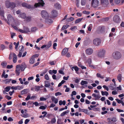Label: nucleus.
Instances as JSON below:
<instances>
[{"instance_id":"obj_42","label":"nucleus","mask_w":124,"mask_h":124,"mask_svg":"<svg viewBox=\"0 0 124 124\" xmlns=\"http://www.w3.org/2000/svg\"><path fill=\"white\" fill-rule=\"evenodd\" d=\"M88 110L87 109H82L81 110V111L83 112L85 114H87Z\"/></svg>"},{"instance_id":"obj_25","label":"nucleus","mask_w":124,"mask_h":124,"mask_svg":"<svg viewBox=\"0 0 124 124\" xmlns=\"http://www.w3.org/2000/svg\"><path fill=\"white\" fill-rule=\"evenodd\" d=\"M19 16V17L23 18L24 19L26 17V14L24 13L20 14Z\"/></svg>"},{"instance_id":"obj_18","label":"nucleus","mask_w":124,"mask_h":124,"mask_svg":"<svg viewBox=\"0 0 124 124\" xmlns=\"http://www.w3.org/2000/svg\"><path fill=\"white\" fill-rule=\"evenodd\" d=\"M26 68V66L25 63H23L21 66V70L23 71H24L25 69Z\"/></svg>"},{"instance_id":"obj_11","label":"nucleus","mask_w":124,"mask_h":124,"mask_svg":"<svg viewBox=\"0 0 124 124\" xmlns=\"http://www.w3.org/2000/svg\"><path fill=\"white\" fill-rule=\"evenodd\" d=\"M16 75H19L20 73V71L21 69V66L20 65H18L16 66Z\"/></svg>"},{"instance_id":"obj_60","label":"nucleus","mask_w":124,"mask_h":124,"mask_svg":"<svg viewBox=\"0 0 124 124\" xmlns=\"http://www.w3.org/2000/svg\"><path fill=\"white\" fill-rule=\"evenodd\" d=\"M116 101L118 103H121L122 101H121V100L118 99H116Z\"/></svg>"},{"instance_id":"obj_35","label":"nucleus","mask_w":124,"mask_h":124,"mask_svg":"<svg viewBox=\"0 0 124 124\" xmlns=\"http://www.w3.org/2000/svg\"><path fill=\"white\" fill-rule=\"evenodd\" d=\"M88 83V82L86 81L82 80L81 82V85H83L84 84H87Z\"/></svg>"},{"instance_id":"obj_54","label":"nucleus","mask_w":124,"mask_h":124,"mask_svg":"<svg viewBox=\"0 0 124 124\" xmlns=\"http://www.w3.org/2000/svg\"><path fill=\"white\" fill-rule=\"evenodd\" d=\"M39 108L40 109L44 110L46 109V107L44 106H41Z\"/></svg>"},{"instance_id":"obj_56","label":"nucleus","mask_w":124,"mask_h":124,"mask_svg":"<svg viewBox=\"0 0 124 124\" xmlns=\"http://www.w3.org/2000/svg\"><path fill=\"white\" fill-rule=\"evenodd\" d=\"M11 37L12 38H13V37L14 36H16V34L15 33L13 32L11 33Z\"/></svg>"},{"instance_id":"obj_36","label":"nucleus","mask_w":124,"mask_h":124,"mask_svg":"<svg viewBox=\"0 0 124 124\" xmlns=\"http://www.w3.org/2000/svg\"><path fill=\"white\" fill-rule=\"evenodd\" d=\"M35 90L36 91H38L40 89V86H35Z\"/></svg>"},{"instance_id":"obj_17","label":"nucleus","mask_w":124,"mask_h":124,"mask_svg":"<svg viewBox=\"0 0 124 124\" xmlns=\"http://www.w3.org/2000/svg\"><path fill=\"white\" fill-rule=\"evenodd\" d=\"M68 50L67 48H65L63 49L62 52L61 54L62 55H65L68 52Z\"/></svg>"},{"instance_id":"obj_47","label":"nucleus","mask_w":124,"mask_h":124,"mask_svg":"<svg viewBox=\"0 0 124 124\" xmlns=\"http://www.w3.org/2000/svg\"><path fill=\"white\" fill-rule=\"evenodd\" d=\"M56 120L55 118L52 119L51 120V122L52 124H54L56 122Z\"/></svg>"},{"instance_id":"obj_5","label":"nucleus","mask_w":124,"mask_h":124,"mask_svg":"<svg viewBox=\"0 0 124 124\" xmlns=\"http://www.w3.org/2000/svg\"><path fill=\"white\" fill-rule=\"evenodd\" d=\"M99 2L98 0H92L91 4L92 7L96 8L98 6Z\"/></svg>"},{"instance_id":"obj_59","label":"nucleus","mask_w":124,"mask_h":124,"mask_svg":"<svg viewBox=\"0 0 124 124\" xmlns=\"http://www.w3.org/2000/svg\"><path fill=\"white\" fill-rule=\"evenodd\" d=\"M31 98V97L30 95H28L27 97L25 98V100L26 101H28Z\"/></svg>"},{"instance_id":"obj_29","label":"nucleus","mask_w":124,"mask_h":124,"mask_svg":"<svg viewBox=\"0 0 124 124\" xmlns=\"http://www.w3.org/2000/svg\"><path fill=\"white\" fill-rule=\"evenodd\" d=\"M101 94L102 96H104L105 95L106 96H107L108 95V92L106 91L104 92L101 91Z\"/></svg>"},{"instance_id":"obj_43","label":"nucleus","mask_w":124,"mask_h":124,"mask_svg":"<svg viewBox=\"0 0 124 124\" xmlns=\"http://www.w3.org/2000/svg\"><path fill=\"white\" fill-rule=\"evenodd\" d=\"M87 62H88L89 65L91 64L92 61L91 59L90 58H88L87 60Z\"/></svg>"},{"instance_id":"obj_63","label":"nucleus","mask_w":124,"mask_h":124,"mask_svg":"<svg viewBox=\"0 0 124 124\" xmlns=\"http://www.w3.org/2000/svg\"><path fill=\"white\" fill-rule=\"evenodd\" d=\"M117 120L116 118H114L111 119V121L114 122H115Z\"/></svg>"},{"instance_id":"obj_30","label":"nucleus","mask_w":124,"mask_h":124,"mask_svg":"<svg viewBox=\"0 0 124 124\" xmlns=\"http://www.w3.org/2000/svg\"><path fill=\"white\" fill-rule=\"evenodd\" d=\"M83 19V18H78L76 20L75 22V23L76 24L77 23L80 22H81L82 20Z\"/></svg>"},{"instance_id":"obj_52","label":"nucleus","mask_w":124,"mask_h":124,"mask_svg":"<svg viewBox=\"0 0 124 124\" xmlns=\"http://www.w3.org/2000/svg\"><path fill=\"white\" fill-rule=\"evenodd\" d=\"M62 95V93L59 92H57L55 93V96H57L58 95Z\"/></svg>"},{"instance_id":"obj_15","label":"nucleus","mask_w":124,"mask_h":124,"mask_svg":"<svg viewBox=\"0 0 124 124\" xmlns=\"http://www.w3.org/2000/svg\"><path fill=\"white\" fill-rule=\"evenodd\" d=\"M58 14V12L57 11L55 10H53L51 12V16L53 17H56L57 16Z\"/></svg>"},{"instance_id":"obj_14","label":"nucleus","mask_w":124,"mask_h":124,"mask_svg":"<svg viewBox=\"0 0 124 124\" xmlns=\"http://www.w3.org/2000/svg\"><path fill=\"white\" fill-rule=\"evenodd\" d=\"M42 1L41 2H39L38 3H35L34 5V6L35 7L37 8V7H39L40 6H43L45 4V3L42 0Z\"/></svg>"},{"instance_id":"obj_61","label":"nucleus","mask_w":124,"mask_h":124,"mask_svg":"<svg viewBox=\"0 0 124 124\" xmlns=\"http://www.w3.org/2000/svg\"><path fill=\"white\" fill-rule=\"evenodd\" d=\"M59 73L62 75H64V72L62 70H59Z\"/></svg>"},{"instance_id":"obj_23","label":"nucleus","mask_w":124,"mask_h":124,"mask_svg":"<svg viewBox=\"0 0 124 124\" xmlns=\"http://www.w3.org/2000/svg\"><path fill=\"white\" fill-rule=\"evenodd\" d=\"M14 57L13 58V62L14 63H16L17 60V56L16 54H14Z\"/></svg>"},{"instance_id":"obj_39","label":"nucleus","mask_w":124,"mask_h":124,"mask_svg":"<svg viewBox=\"0 0 124 124\" xmlns=\"http://www.w3.org/2000/svg\"><path fill=\"white\" fill-rule=\"evenodd\" d=\"M57 123L58 124H62L63 122L60 119H57Z\"/></svg>"},{"instance_id":"obj_64","label":"nucleus","mask_w":124,"mask_h":124,"mask_svg":"<svg viewBox=\"0 0 124 124\" xmlns=\"http://www.w3.org/2000/svg\"><path fill=\"white\" fill-rule=\"evenodd\" d=\"M120 26L121 27L124 28V22H122L120 24Z\"/></svg>"},{"instance_id":"obj_27","label":"nucleus","mask_w":124,"mask_h":124,"mask_svg":"<svg viewBox=\"0 0 124 124\" xmlns=\"http://www.w3.org/2000/svg\"><path fill=\"white\" fill-rule=\"evenodd\" d=\"M86 0H81V3L82 6L85 5L86 4Z\"/></svg>"},{"instance_id":"obj_33","label":"nucleus","mask_w":124,"mask_h":124,"mask_svg":"<svg viewBox=\"0 0 124 124\" xmlns=\"http://www.w3.org/2000/svg\"><path fill=\"white\" fill-rule=\"evenodd\" d=\"M1 65L4 68L7 65V63L6 62H3L1 63Z\"/></svg>"},{"instance_id":"obj_58","label":"nucleus","mask_w":124,"mask_h":124,"mask_svg":"<svg viewBox=\"0 0 124 124\" xmlns=\"http://www.w3.org/2000/svg\"><path fill=\"white\" fill-rule=\"evenodd\" d=\"M115 3L117 4H118L120 2V0H115Z\"/></svg>"},{"instance_id":"obj_3","label":"nucleus","mask_w":124,"mask_h":124,"mask_svg":"<svg viewBox=\"0 0 124 124\" xmlns=\"http://www.w3.org/2000/svg\"><path fill=\"white\" fill-rule=\"evenodd\" d=\"M105 52L103 49H101L99 50L97 52V56L99 57H102L104 56Z\"/></svg>"},{"instance_id":"obj_37","label":"nucleus","mask_w":124,"mask_h":124,"mask_svg":"<svg viewBox=\"0 0 124 124\" xmlns=\"http://www.w3.org/2000/svg\"><path fill=\"white\" fill-rule=\"evenodd\" d=\"M25 20L27 22H29L31 20V16H29L25 18Z\"/></svg>"},{"instance_id":"obj_19","label":"nucleus","mask_w":124,"mask_h":124,"mask_svg":"<svg viewBox=\"0 0 124 124\" xmlns=\"http://www.w3.org/2000/svg\"><path fill=\"white\" fill-rule=\"evenodd\" d=\"M28 90L27 89H25L21 91V94H26L28 93Z\"/></svg>"},{"instance_id":"obj_41","label":"nucleus","mask_w":124,"mask_h":124,"mask_svg":"<svg viewBox=\"0 0 124 124\" xmlns=\"http://www.w3.org/2000/svg\"><path fill=\"white\" fill-rule=\"evenodd\" d=\"M37 30V28L36 27H32L31 29V31L32 32H35Z\"/></svg>"},{"instance_id":"obj_51","label":"nucleus","mask_w":124,"mask_h":124,"mask_svg":"<svg viewBox=\"0 0 124 124\" xmlns=\"http://www.w3.org/2000/svg\"><path fill=\"white\" fill-rule=\"evenodd\" d=\"M57 46V44L56 43H54L53 44V48L54 49H56V48L55 47H56Z\"/></svg>"},{"instance_id":"obj_20","label":"nucleus","mask_w":124,"mask_h":124,"mask_svg":"<svg viewBox=\"0 0 124 124\" xmlns=\"http://www.w3.org/2000/svg\"><path fill=\"white\" fill-rule=\"evenodd\" d=\"M35 62V59L32 56L30 58L29 60V63L30 64H33Z\"/></svg>"},{"instance_id":"obj_53","label":"nucleus","mask_w":124,"mask_h":124,"mask_svg":"<svg viewBox=\"0 0 124 124\" xmlns=\"http://www.w3.org/2000/svg\"><path fill=\"white\" fill-rule=\"evenodd\" d=\"M83 13L87 15H89L90 14V13L89 12L87 11H83Z\"/></svg>"},{"instance_id":"obj_6","label":"nucleus","mask_w":124,"mask_h":124,"mask_svg":"<svg viewBox=\"0 0 124 124\" xmlns=\"http://www.w3.org/2000/svg\"><path fill=\"white\" fill-rule=\"evenodd\" d=\"M41 14L42 17L45 19L48 17V14L46 11L42 10L41 12Z\"/></svg>"},{"instance_id":"obj_45","label":"nucleus","mask_w":124,"mask_h":124,"mask_svg":"<svg viewBox=\"0 0 124 124\" xmlns=\"http://www.w3.org/2000/svg\"><path fill=\"white\" fill-rule=\"evenodd\" d=\"M56 61H54L51 62H49V63L51 65H54L56 63Z\"/></svg>"},{"instance_id":"obj_22","label":"nucleus","mask_w":124,"mask_h":124,"mask_svg":"<svg viewBox=\"0 0 124 124\" xmlns=\"http://www.w3.org/2000/svg\"><path fill=\"white\" fill-rule=\"evenodd\" d=\"M71 68L72 71L73 70V69H74L76 72L78 71L79 70L77 66H73L71 67Z\"/></svg>"},{"instance_id":"obj_28","label":"nucleus","mask_w":124,"mask_h":124,"mask_svg":"<svg viewBox=\"0 0 124 124\" xmlns=\"http://www.w3.org/2000/svg\"><path fill=\"white\" fill-rule=\"evenodd\" d=\"M23 29L24 31H25V33H27L28 32H30V31L28 28L26 27H23Z\"/></svg>"},{"instance_id":"obj_44","label":"nucleus","mask_w":124,"mask_h":124,"mask_svg":"<svg viewBox=\"0 0 124 124\" xmlns=\"http://www.w3.org/2000/svg\"><path fill=\"white\" fill-rule=\"evenodd\" d=\"M77 29V27L76 26L72 27L70 28V29L72 31H74L75 30H76Z\"/></svg>"},{"instance_id":"obj_1","label":"nucleus","mask_w":124,"mask_h":124,"mask_svg":"<svg viewBox=\"0 0 124 124\" xmlns=\"http://www.w3.org/2000/svg\"><path fill=\"white\" fill-rule=\"evenodd\" d=\"M8 24H11L12 27L16 30H18L17 27L16 26L15 22L13 18L10 14L8 15Z\"/></svg>"},{"instance_id":"obj_55","label":"nucleus","mask_w":124,"mask_h":124,"mask_svg":"<svg viewBox=\"0 0 124 124\" xmlns=\"http://www.w3.org/2000/svg\"><path fill=\"white\" fill-rule=\"evenodd\" d=\"M79 0H76V5L77 7H79Z\"/></svg>"},{"instance_id":"obj_48","label":"nucleus","mask_w":124,"mask_h":124,"mask_svg":"<svg viewBox=\"0 0 124 124\" xmlns=\"http://www.w3.org/2000/svg\"><path fill=\"white\" fill-rule=\"evenodd\" d=\"M39 54H35V55H33L32 56L34 58H35L38 57Z\"/></svg>"},{"instance_id":"obj_7","label":"nucleus","mask_w":124,"mask_h":124,"mask_svg":"<svg viewBox=\"0 0 124 124\" xmlns=\"http://www.w3.org/2000/svg\"><path fill=\"white\" fill-rule=\"evenodd\" d=\"M51 45V41H50L48 42L47 44L44 45L42 46H41V48L43 49L45 47L46 50H47L48 49Z\"/></svg>"},{"instance_id":"obj_32","label":"nucleus","mask_w":124,"mask_h":124,"mask_svg":"<svg viewBox=\"0 0 124 124\" xmlns=\"http://www.w3.org/2000/svg\"><path fill=\"white\" fill-rule=\"evenodd\" d=\"M14 54H15L13 53H10L9 57V59H11L13 57H14Z\"/></svg>"},{"instance_id":"obj_16","label":"nucleus","mask_w":124,"mask_h":124,"mask_svg":"<svg viewBox=\"0 0 124 124\" xmlns=\"http://www.w3.org/2000/svg\"><path fill=\"white\" fill-rule=\"evenodd\" d=\"M45 19L46 22L48 24H50L53 23V20L51 18H47Z\"/></svg>"},{"instance_id":"obj_46","label":"nucleus","mask_w":124,"mask_h":124,"mask_svg":"<svg viewBox=\"0 0 124 124\" xmlns=\"http://www.w3.org/2000/svg\"><path fill=\"white\" fill-rule=\"evenodd\" d=\"M43 38V37H41L37 39L36 41V43H38L41 40H42Z\"/></svg>"},{"instance_id":"obj_38","label":"nucleus","mask_w":124,"mask_h":124,"mask_svg":"<svg viewBox=\"0 0 124 124\" xmlns=\"http://www.w3.org/2000/svg\"><path fill=\"white\" fill-rule=\"evenodd\" d=\"M92 25L91 24H90L88 27V29L89 31H90L92 29Z\"/></svg>"},{"instance_id":"obj_21","label":"nucleus","mask_w":124,"mask_h":124,"mask_svg":"<svg viewBox=\"0 0 124 124\" xmlns=\"http://www.w3.org/2000/svg\"><path fill=\"white\" fill-rule=\"evenodd\" d=\"M55 7L58 9H60L61 7V6L58 3H56L54 5Z\"/></svg>"},{"instance_id":"obj_12","label":"nucleus","mask_w":124,"mask_h":124,"mask_svg":"<svg viewBox=\"0 0 124 124\" xmlns=\"http://www.w3.org/2000/svg\"><path fill=\"white\" fill-rule=\"evenodd\" d=\"M113 21L116 23H118L120 21V19L118 15H115L113 17Z\"/></svg>"},{"instance_id":"obj_40","label":"nucleus","mask_w":124,"mask_h":124,"mask_svg":"<svg viewBox=\"0 0 124 124\" xmlns=\"http://www.w3.org/2000/svg\"><path fill=\"white\" fill-rule=\"evenodd\" d=\"M74 18L73 17H70V18L67 19V21L70 22L73 21L74 20Z\"/></svg>"},{"instance_id":"obj_34","label":"nucleus","mask_w":124,"mask_h":124,"mask_svg":"<svg viewBox=\"0 0 124 124\" xmlns=\"http://www.w3.org/2000/svg\"><path fill=\"white\" fill-rule=\"evenodd\" d=\"M8 92V86H7L3 91V93L4 94H7L6 92Z\"/></svg>"},{"instance_id":"obj_8","label":"nucleus","mask_w":124,"mask_h":124,"mask_svg":"<svg viewBox=\"0 0 124 124\" xmlns=\"http://www.w3.org/2000/svg\"><path fill=\"white\" fill-rule=\"evenodd\" d=\"M22 5L23 7L28 9L34 8V7L33 6H31V5H29L25 2L22 3Z\"/></svg>"},{"instance_id":"obj_62","label":"nucleus","mask_w":124,"mask_h":124,"mask_svg":"<svg viewBox=\"0 0 124 124\" xmlns=\"http://www.w3.org/2000/svg\"><path fill=\"white\" fill-rule=\"evenodd\" d=\"M30 119H26L24 122V123L25 124H27L28 122L30 121Z\"/></svg>"},{"instance_id":"obj_10","label":"nucleus","mask_w":124,"mask_h":124,"mask_svg":"<svg viewBox=\"0 0 124 124\" xmlns=\"http://www.w3.org/2000/svg\"><path fill=\"white\" fill-rule=\"evenodd\" d=\"M85 52L86 54L88 55H90L93 53V50L92 48H89L85 50Z\"/></svg>"},{"instance_id":"obj_13","label":"nucleus","mask_w":124,"mask_h":124,"mask_svg":"<svg viewBox=\"0 0 124 124\" xmlns=\"http://www.w3.org/2000/svg\"><path fill=\"white\" fill-rule=\"evenodd\" d=\"M16 6V4L13 2L9 3L8 4V8H10V9H12L14 8Z\"/></svg>"},{"instance_id":"obj_9","label":"nucleus","mask_w":124,"mask_h":124,"mask_svg":"<svg viewBox=\"0 0 124 124\" xmlns=\"http://www.w3.org/2000/svg\"><path fill=\"white\" fill-rule=\"evenodd\" d=\"M101 43V40L98 38H96L94 39L93 40V43L94 45L96 46L99 45Z\"/></svg>"},{"instance_id":"obj_24","label":"nucleus","mask_w":124,"mask_h":124,"mask_svg":"<svg viewBox=\"0 0 124 124\" xmlns=\"http://www.w3.org/2000/svg\"><path fill=\"white\" fill-rule=\"evenodd\" d=\"M69 26H70V25H68V24L63 25L62 26V27L61 28V31H62L63 30H64V29H67Z\"/></svg>"},{"instance_id":"obj_57","label":"nucleus","mask_w":124,"mask_h":124,"mask_svg":"<svg viewBox=\"0 0 124 124\" xmlns=\"http://www.w3.org/2000/svg\"><path fill=\"white\" fill-rule=\"evenodd\" d=\"M40 100L41 101H46V99L45 98L43 97H41L40 98Z\"/></svg>"},{"instance_id":"obj_31","label":"nucleus","mask_w":124,"mask_h":124,"mask_svg":"<svg viewBox=\"0 0 124 124\" xmlns=\"http://www.w3.org/2000/svg\"><path fill=\"white\" fill-rule=\"evenodd\" d=\"M5 71L3 70V73L1 75L2 78H7L8 76V75L6 74L5 75Z\"/></svg>"},{"instance_id":"obj_4","label":"nucleus","mask_w":124,"mask_h":124,"mask_svg":"<svg viewBox=\"0 0 124 124\" xmlns=\"http://www.w3.org/2000/svg\"><path fill=\"white\" fill-rule=\"evenodd\" d=\"M101 5L103 7H108L109 4L108 0H100Z\"/></svg>"},{"instance_id":"obj_50","label":"nucleus","mask_w":124,"mask_h":124,"mask_svg":"<svg viewBox=\"0 0 124 124\" xmlns=\"http://www.w3.org/2000/svg\"><path fill=\"white\" fill-rule=\"evenodd\" d=\"M102 87L104 89H106L107 91H108V87L106 85H104Z\"/></svg>"},{"instance_id":"obj_26","label":"nucleus","mask_w":124,"mask_h":124,"mask_svg":"<svg viewBox=\"0 0 124 124\" xmlns=\"http://www.w3.org/2000/svg\"><path fill=\"white\" fill-rule=\"evenodd\" d=\"M19 42H18L17 43H16L15 42L14 43V44L15 46V48L16 50L18 49L17 48L19 45Z\"/></svg>"},{"instance_id":"obj_2","label":"nucleus","mask_w":124,"mask_h":124,"mask_svg":"<svg viewBox=\"0 0 124 124\" xmlns=\"http://www.w3.org/2000/svg\"><path fill=\"white\" fill-rule=\"evenodd\" d=\"M112 56L115 59L118 60L121 58V55L119 52L116 51L113 53Z\"/></svg>"},{"instance_id":"obj_49","label":"nucleus","mask_w":124,"mask_h":124,"mask_svg":"<svg viewBox=\"0 0 124 124\" xmlns=\"http://www.w3.org/2000/svg\"><path fill=\"white\" fill-rule=\"evenodd\" d=\"M76 94V92L75 91H73L72 92V94H71V96H73V95H75Z\"/></svg>"}]
</instances>
